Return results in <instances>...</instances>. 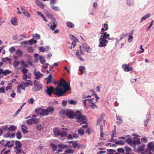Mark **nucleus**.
Here are the masks:
<instances>
[{
    "label": "nucleus",
    "instance_id": "1",
    "mask_svg": "<svg viewBox=\"0 0 154 154\" xmlns=\"http://www.w3.org/2000/svg\"><path fill=\"white\" fill-rule=\"evenodd\" d=\"M70 89V88L68 83L64 80L62 79L56 88H54L52 86L47 87L46 91V93L49 96L53 93L58 96H62L66 91Z\"/></svg>",
    "mask_w": 154,
    "mask_h": 154
},
{
    "label": "nucleus",
    "instance_id": "2",
    "mask_svg": "<svg viewBox=\"0 0 154 154\" xmlns=\"http://www.w3.org/2000/svg\"><path fill=\"white\" fill-rule=\"evenodd\" d=\"M60 114L63 116H66L69 119H73L75 116L77 121L80 123V124H86L87 119L86 116L82 114L79 111H77L75 113L72 110L67 109L66 110H62Z\"/></svg>",
    "mask_w": 154,
    "mask_h": 154
},
{
    "label": "nucleus",
    "instance_id": "3",
    "mask_svg": "<svg viewBox=\"0 0 154 154\" xmlns=\"http://www.w3.org/2000/svg\"><path fill=\"white\" fill-rule=\"evenodd\" d=\"M100 36L99 39V45L98 46L100 47H105L108 43V40H110L109 38L110 35L107 32H103L100 33Z\"/></svg>",
    "mask_w": 154,
    "mask_h": 154
},
{
    "label": "nucleus",
    "instance_id": "4",
    "mask_svg": "<svg viewBox=\"0 0 154 154\" xmlns=\"http://www.w3.org/2000/svg\"><path fill=\"white\" fill-rule=\"evenodd\" d=\"M28 69L26 68H23L21 72L23 74L22 76V79L25 80H27V79H31V74L29 72Z\"/></svg>",
    "mask_w": 154,
    "mask_h": 154
},
{
    "label": "nucleus",
    "instance_id": "5",
    "mask_svg": "<svg viewBox=\"0 0 154 154\" xmlns=\"http://www.w3.org/2000/svg\"><path fill=\"white\" fill-rule=\"evenodd\" d=\"M25 81H23L20 83H19V86L21 87V89L25 90V88L28 87L29 85L32 86L33 84L32 82L30 80H26Z\"/></svg>",
    "mask_w": 154,
    "mask_h": 154
},
{
    "label": "nucleus",
    "instance_id": "6",
    "mask_svg": "<svg viewBox=\"0 0 154 154\" xmlns=\"http://www.w3.org/2000/svg\"><path fill=\"white\" fill-rule=\"evenodd\" d=\"M34 87L32 88V90L34 91H39L42 88V85L36 80L34 81Z\"/></svg>",
    "mask_w": 154,
    "mask_h": 154
},
{
    "label": "nucleus",
    "instance_id": "7",
    "mask_svg": "<svg viewBox=\"0 0 154 154\" xmlns=\"http://www.w3.org/2000/svg\"><path fill=\"white\" fill-rule=\"evenodd\" d=\"M35 112L36 113H39L40 115L42 116H46L49 115L46 109L38 108L35 110Z\"/></svg>",
    "mask_w": 154,
    "mask_h": 154
},
{
    "label": "nucleus",
    "instance_id": "8",
    "mask_svg": "<svg viewBox=\"0 0 154 154\" xmlns=\"http://www.w3.org/2000/svg\"><path fill=\"white\" fill-rule=\"evenodd\" d=\"M80 53L82 54H84L85 51L87 52H90L91 51V49L87 46L85 44H84L82 47H80Z\"/></svg>",
    "mask_w": 154,
    "mask_h": 154
},
{
    "label": "nucleus",
    "instance_id": "9",
    "mask_svg": "<svg viewBox=\"0 0 154 154\" xmlns=\"http://www.w3.org/2000/svg\"><path fill=\"white\" fill-rule=\"evenodd\" d=\"M54 104V103L53 102H50L48 103L49 106L46 109L48 114L49 113H52L54 111V107L53 106Z\"/></svg>",
    "mask_w": 154,
    "mask_h": 154
},
{
    "label": "nucleus",
    "instance_id": "10",
    "mask_svg": "<svg viewBox=\"0 0 154 154\" xmlns=\"http://www.w3.org/2000/svg\"><path fill=\"white\" fill-rule=\"evenodd\" d=\"M34 56L35 58V60L36 62L39 59L40 60V62L42 64L44 63L46 61L45 59L43 57L41 56L38 55L37 54H35Z\"/></svg>",
    "mask_w": 154,
    "mask_h": 154
},
{
    "label": "nucleus",
    "instance_id": "11",
    "mask_svg": "<svg viewBox=\"0 0 154 154\" xmlns=\"http://www.w3.org/2000/svg\"><path fill=\"white\" fill-rule=\"evenodd\" d=\"M33 73L35 76V79L39 80L43 76V74H42L39 71H37L36 70H34Z\"/></svg>",
    "mask_w": 154,
    "mask_h": 154
},
{
    "label": "nucleus",
    "instance_id": "12",
    "mask_svg": "<svg viewBox=\"0 0 154 154\" xmlns=\"http://www.w3.org/2000/svg\"><path fill=\"white\" fill-rule=\"evenodd\" d=\"M145 145L143 143L140 144V145L138 146L137 148L134 147V150L136 152H141L144 150Z\"/></svg>",
    "mask_w": 154,
    "mask_h": 154
},
{
    "label": "nucleus",
    "instance_id": "13",
    "mask_svg": "<svg viewBox=\"0 0 154 154\" xmlns=\"http://www.w3.org/2000/svg\"><path fill=\"white\" fill-rule=\"evenodd\" d=\"M122 68L125 72H129L133 70V68L130 67L129 65L124 64L122 66Z\"/></svg>",
    "mask_w": 154,
    "mask_h": 154
},
{
    "label": "nucleus",
    "instance_id": "14",
    "mask_svg": "<svg viewBox=\"0 0 154 154\" xmlns=\"http://www.w3.org/2000/svg\"><path fill=\"white\" fill-rule=\"evenodd\" d=\"M141 144L140 140V139L134 138V140L133 141L132 146L134 148V147H136L137 145H138Z\"/></svg>",
    "mask_w": 154,
    "mask_h": 154
},
{
    "label": "nucleus",
    "instance_id": "15",
    "mask_svg": "<svg viewBox=\"0 0 154 154\" xmlns=\"http://www.w3.org/2000/svg\"><path fill=\"white\" fill-rule=\"evenodd\" d=\"M104 116V114L101 115L100 118H98L97 121V125H101L102 122L103 123V124L105 125V121L103 119V117Z\"/></svg>",
    "mask_w": 154,
    "mask_h": 154
},
{
    "label": "nucleus",
    "instance_id": "16",
    "mask_svg": "<svg viewBox=\"0 0 154 154\" xmlns=\"http://www.w3.org/2000/svg\"><path fill=\"white\" fill-rule=\"evenodd\" d=\"M35 2L36 5L41 9H43L44 8L45 5L39 0H35Z\"/></svg>",
    "mask_w": 154,
    "mask_h": 154
},
{
    "label": "nucleus",
    "instance_id": "17",
    "mask_svg": "<svg viewBox=\"0 0 154 154\" xmlns=\"http://www.w3.org/2000/svg\"><path fill=\"white\" fill-rule=\"evenodd\" d=\"M61 131V130H60L59 128H54L53 131L55 136H59L60 134Z\"/></svg>",
    "mask_w": 154,
    "mask_h": 154
},
{
    "label": "nucleus",
    "instance_id": "18",
    "mask_svg": "<svg viewBox=\"0 0 154 154\" xmlns=\"http://www.w3.org/2000/svg\"><path fill=\"white\" fill-rule=\"evenodd\" d=\"M14 144L13 141H8L7 143L4 145L5 147L8 146V147H11L13 146Z\"/></svg>",
    "mask_w": 154,
    "mask_h": 154
},
{
    "label": "nucleus",
    "instance_id": "19",
    "mask_svg": "<svg viewBox=\"0 0 154 154\" xmlns=\"http://www.w3.org/2000/svg\"><path fill=\"white\" fill-rule=\"evenodd\" d=\"M154 148V142H150L148 144L147 148L150 150H152Z\"/></svg>",
    "mask_w": 154,
    "mask_h": 154
},
{
    "label": "nucleus",
    "instance_id": "20",
    "mask_svg": "<svg viewBox=\"0 0 154 154\" xmlns=\"http://www.w3.org/2000/svg\"><path fill=\"white\" fill-rule=\"evenodd\" d=\"M17 128L16 126L14 125H12L8 129V131L13 132L16 130Z\"/></svg>",
    "mask_w": 154,
    "mask_h": 154
},
{
    "label": "nucleus",
    "instance_id": "21",
    "mask_svg": "<svg viewBox=\"0 0 154 154\" xmlns=\"http://www.w3.org/2000/svg\"><path fill=\"white\" fill-rule=\"evenodd\" d=\"M21 127L22 131L24 134L28 133V131L27 130V126L25 125H22L21 126Z\"/></svg>",
    "mask_w": 154,
    "mask_h": 154
},
{
    "label": "nucleus",
    "instance_id": "22",
    "mask_svg": "<svg viewBox=\"0 0 154 154\" xmlns=\"http://www.w3.org/2000/svg\"><path fill=\"white\" fill-rule=\"evenodd\" d=\"M36 128L37 130L40 131L44 129V127L43 125L38 124L36 126Z\"/></svg>",
    "mask_w": 154,
    "mask_h": 154
},
{
    "label": "nucleus",
    "instance_id": "23",
    "mask_svg": "<svg viewBox=\"0 0 154 154\" xmlns=\"http://www.w3.org/2000/svg\"><path fill=\"white\" fill-rule=\"evenodd\" d=\"M116 116V120L117 121V123L118 124H120L121 123H122V122L121 117L119 115L118 116L117 114Z\"/></svg>",
    "mask_w": 154,
    "mask_h": 154
},
{
    "label": "nucleus",
    "instance_id": "24",
    "mask_svg": "<svg viewBox=\"0 0 154 154\" xmlns=\"http://www.w3.org/2000/svg\"><path fill=\"white\" fill-rule=\"evenodd\" d=\"M11 23L13 25L17 26V22L16 18L14 17L12 18L11 20Z\"/></svg>",
    "mask_w": 154,
    "mask_h": 154
},
{
    "label": "nucleus",
    "instance_id": "25",
    "mask_svg": "<svg viewBox=\"0 0 154 154\" xmlns=\"http://www.w3.org/2000/svg\"><path fill=\"white\" fill-rule=\"evenodd\" d=\"M150 14L148 13L144 15L141 18V21L140 23L142 22L143 21L146 20L147 18H149L150 16Z\"/></svg>",
    "mask_w": 154,
    "mask_h": 154
},
{
    "label": "nucleus",
    "instance_id": "26",
    "mask_svg": "<svg viewBox=\"0 0 154 154\" xmlns=\"http://www.w3.org/2000/svg\"><path fill=\"white\" fill-rule=\"evenodd\" d=\"M21 147L15 148V152L17 154H20L23 152L21 149Z\"/></svg>",
    "mask_w": 154,
    "mask_h": 154
},
{
    "label": "nucleus",
    "instance_id": "27",
    "mask_svg": "<svg viewBox=\"0 0 154 154\" xmlns=\"http://www.w3.org/2000/svg\"><path fill=\"white\" fill-rule=\"evenodd\" d=\"M67 133L66 131H62L61 130L59 135L62 137H65L67 135Z\"/></svg>",
    "mask_w": 154,
    "mask_h": 154
},
{
    "label": "nucleus",
    "instance_id": "28",
    "mask_svg": "<svg viewBox=\"0 0 154 154\" xmlns=\"http://www.w3.org/2000/svg\"><path fill=\"white\" fill-rule=\"evenodd\" d=\"M70 38L72 40H73V41H75V42H78V39L77 38L74 36L72 35H69Z\"/></svg>",
    "mask_w": 154,
    "mask_h": 154
},
{
    "label": "nucleus",
    "instance_id": "29",
    "mask_svg": "<svg viewBox=\"0 0 154 154\" xmlns=\"http://www.w3.org/2000/svg\"><path fill=\"white\" fill-rule=\"evenodd\" d=\"M57 146L59 148L61 149H65L68 147V146L67 145L61 144H58Z\"/></svg>",
    "mask_w": 154,
    "mask_h": 154
},
{
    "label": "nucleus",
    "instance_id": "30",
    "mask_svg": "<svg viewBox=\"0 0 154 154\" xmlns=\"http://www.w3.org/2000/svg\"><path fill=\"white\" fill-rule=\"evenodd\" d=\"M23 13L26 17L28 18H30L31 17V15L26 11H23Z\"/></svg>",
    "mask_w": 154,
    "mask_h": 154
},
{
    "label": "nucleus",
    "instance_id": "31",
    "mask_svg": "<svg viewBox=\"0 0 154 154\" xmlns=\"http://www.w3.org/2000/svg\"><path fill=\"white\" fill-rule=\"evenodd\" d=\"M16 54L17 56H21L23 54V52L21 50L18 49L16 51Z\"/></svg>",
    "mask_w": 154,
    "mask_h": 154
},
{
    "label": "nucleus",
    "instance_id": "32",
    "mask_svg": "<svg viewBox=\"0 0 154 154\" xmlns=\"http://www.w3.org/2000/svg\"><path fill=\"white\" fill-rule=\"evenodd\" d=\"M11 71L9 70H3L2 73L4 74L5 75H6L8 74H9L11 73Z\"/></svg>",
    "mask_w": 154,
    "mask_h": 154
},
{
    "label": "nucleus",
    "instance_id": "33",
    "mask_svg": "<svg viewBox=\"0 0 154 154\" xmlns=\"http://www.w3.org/2000/svg\"><path fill=\"white\" fill-rule=\"evenodd\" d=\"M68 102L71 105H75L77 103V101L73 100H69L68 101Z\"/></svg>",
    "mask_w": 154,
    "mask_h": 154
},
{
    "label": "nucleus",
    "instance_id": "34",
    "mask_svg": "<svg viewBox=\"0 0 154 154\" xmlns=\"http://www.w3.org/2000/svg\"><path fill=\"white\" fill-rule=\"evenodd\" d=\"M16 135L17 138L18 139H20L22 137L21 134L19 131L17 132Z\"/></svg>",
    "mask_w": 154,
    "mask_h": 154
},
{
    "label": "nucleus",
    "instance_id": "35",
    "mask_svg": "<svg viewBox=\"0 0 154 154\" xmlns=\"http://www.w3.org/2000/svg\"><path fill=\"white\" fill-rule=\"evenodd\" d=\"M127 4L129 6H131L134 5L133 1L131 0H127L126 1Z\"/></svg>",
    "mask_w": 154,
    "mask_h": 154
},
{
    "label": "nucleus",
    "instance_id": "36",
    "mask_svg": "<svg viewBox=\"0 0 154 154\" xmlns=\"http://www.w3.org/2000/svg\"><path fill=\"white\" fill-rule=\"evenodd\" d=\"M51 8L53 9L54 10H55L56 11H60V9L57 6L53 5H51Z\"/></svg>",
    "mask_w": 154,
    "mask_h": 154
},
{
    "label": "nucleus",
    "instance_id": "37",
    "mask_svg": "<svg viewBox=\"0 0 154 154\" xmlns=\"http://www.w3.org/2000/svg\"><path fill=\"white\" fill-rule=\"evenodd\" d=\"M79 70L81 72L82 74L85 71V68L83 66H80Z\"/></svg>",
    "mask_w": 154,
    "mask_h": 154
},
{
    "label": "nucleus",
    "instance_id": "38",
    "mask_svg": "<svg viewBox=\"0 0 154 154\" xmlns=\"http://www.w3.org/2000/svg\"><path fill=\"white\" fill-rule=\"evenodd\" d=\"M16 146L15 148L21 147V144L20 142L19 141H16L15 142Z\"/></svg>",
    "mask_w": 154,
    "mask_h": 154
},
{
    "label": "nucleus",
    "instance_id": "39",
    "mask_svg": "<svg viewBox=\"0 0 154 154\" xmlns=\"http://www.w3.org/2000/svg\"><path fill=\"white\" fill-rule=\"evenodd\" d=\"M36 40L33 39H30L28 41V43H29L30 45H32L33 43L36 44Z\"/></svg>",
    "mask_w": 154,
    "mask_h": 154
},
{
    "label": "nucleus",
    "instance_id": "40",
    "mask_svg": "<svg viewBox=\"0 0 154 154\" xmlns=\"http://www.w3.org/2000/svg\"><path fill=\"white\" fill-rule=\"evenodd\" d=\"M20 63L22 66L25 67H27L28 66L27 63L23 60L21 61Z\"/></svg>",
    "mask_w": 154,
    "mask_h": 154
},
{
    "label": "nucleus",
    "instance_id": "41",
    "mask_svg": "<svg viewBox=\"0 0 154 154\" xmlns=\"http://www.w3.org/2000/svg\"><path fill=\"white\" fill-rule=\"evenodd\" d=\"M76 55L77 56L78 58L81 61H83L84 60L81 57V56L79 54V50H77L76 51Z\"/></svg>",
    "mask_w": 154,
    "mask_h": 154
},
{
    "label": "nucleus",
    "instance_id": "42",
    "mask_svg": "<svg viewBox=\"0 0 154 154\" xmlns=\"http://www.w3.org/2000/svg\"><path fill=\"white\" fill-rule=\"evenodd\" d=\"M33 123L34 124H37L39 122V119L38 118H32Z\"/></svg>",
    "mask_w": 154,
    "mask_h": 154
},
{
    "label": "nucleus",
    "instance_id": "43",
    "mask_svg": "<svg viewBox=\"0 0 154 154\" xmlns=\"http://www.w3.org/2000/svg\"><path fill=\"white\" fill-rule=\"evenodd\" d=\"M66 25L68 27L71 28H73L74 25L72 23L69 22H67L66 23Z\"/></svg>",
    "mask_w": 154,
    "mask_h": 154
},
{
    "label": "nucleus",
    "instance_id": "44",
    "mask_svg": "<svg viewBox=\"0 0 154 154\" xmlns=\"http://www.w3.org/2000/svg\"><path fill=\"white\" fill-rule=\"evenodd\" d=\"M51 147H52V149L53 150V152L55 151L57 148V146L56 145H55L53 143H51Z\"/></svg>",
    "mask_w": 154,
    "mask_h": 154
},
{
    "label": "nucleus",
    "instance_id": "45",
    "mask_svg": "<svg viewBox=\"0 0 154 154\" xmlns=\"http://www.w3.org/2000/svg\"><path fill=\"white\" fill-rule=\"evenodd\" d=\"M57 25L54 22L53 23V24L51 25L50 26L51 29L52 30H54L56 27Z\"/></svg>",
    "mask_w": 154,
    "mask_h": 154
},
{
    "label": "nucleus",
    "instance_id": "46",
    "mask_svg": "<svg viewBox=\"0 0 154 154\" xmlns=\"http://www.w3.org/2000/svg\"><path fill=\"white\" fill-rule=\"evenodd\" d=\"M65 152L66 153L71 154L73 153L74 152V151L72 149H68L66 150L65 151Z\"/></svg>",
    "mask_w": 154,
    "mask_h": 154
},
{
    "label": "nucleus",
    "instance_id": "47",
    "mask_svg": "<svg viewBox=\"0 0 154 154\" xmlns=\"http://www.w3.org/2000/svg\"><path fill=\"white\" fill-rule=\"evenodd\" d=\"M125 142L124 141L120 140L118 141H116L115 142V143L117 144H121L123 145L125 143Z\"/></svg>",
    "mask_w": 154,
    "mask_h": 154
},
{
    "label": "nucleus",
    "instance_id": "48",
    "mask_svg": "<svg viewBox=\"0 0 154 154\" xmlns=\"http://www.w3.org/2000/svg\"><path fill=\"white\" fill-rule=\"evenodd\" d=\"M53 78V75L52 74H50L48 76V81L47 82V84L51 82V80Z\"/></svg>",
    "mask_w": 154,
    "mask_h": 154
},
{
    "label": "nucleus",
    "instance_id": "49",
    "mask_svg": "<svg viewBox=\"0 0 154 154\" xmlns=\"http://www.w3.org/2000/svg\"><path fill=\"white\" fill-rule=\"evenodd\" d=\"M116 131L115 130H113V131H112V137H111V140H116L115 139H113V138L114 137L115 135L116 134Z\"/></svg>",
    "mask_w": 154,
    "mask_h": 154
},
{
    "label": "nucleus",
    "instance_id": "50",
    "mask_svg": "<svg viewBox=\"0 0 154 154\" xmlns=\"http://www.w3.org/2000/svg\"><path fill=\"white\" fill-rule=\"evenodd\" d=\"M151 150L146 148L143 154H152Z\"/></svg>",
    "mask_w": 154,
    "mask_h": 154
},
{
    "label": "nucleus",
    "instance_id": "51",
    "mask_svg": "<svg viewBox=\"0 0 154 154\" xmlns=\"http://www.w3.org/2000/svg\"><path fill=\"white\" fill-rule=\"evenodd\" d=\"M34 101V99L33 98H31L28 100L27 102L29 104H33V103Z\"/></svg>",
    "mask_w": 154,
    "mask_h": 154
},
{
    "label": "nucleus",
    "instance_id": "52",
    "mask_svg": "<svg viewBox=\"0 0 154 154\" xmlns=\"http://www.w3.org/2000/svg\"><path fill=\"white\" fill-rule=\"evenodd\" d=\"M133 141V140H132L131 139H128L125 140V141H126V142L131 146H132Z\"/></svg>",
    "mask_w": 154,
    "mask_h": 154
},
{
    "label": "nucleus",
    "instance_id": "53",
    "mask_svg": "<svg viewBox=\"0 0 154 154\" xmlns=\"http://www.w3.org/2000/svg\"><path fill=\"white\" fill-rule=\"evenodd\" d=\"M78 145V143L75 141H74L72 143V146L74 148H76L77 147Z\"/></svg>",
    "mask_w": 154,
    "mask_h": 154
},
{
    "label": "nucleus",
    "instance_id": "54",
    "mask_svg": "<svg viewBox=\"0 0 154 154\" xmlns=\"http://www.w3.org/2000/svg\"><path fill=\"white\" fill-rule=\"evenodd\" d=\"M76 42H75V41H73L72 42V43L71 46L69 47V48L70 49H72V46L74 48L76 45Z\"/></svg>",
    "mask_w": 154,
    "mask_h": 154
},
{
    "label": "nucleus",
    "instance_id": "55",
    "mask_svg": "<svg viewBox=\"0 0 154 154\" xmlns=\"http://www.w3.org/2000/svg\"><path fill=\"white\" fill-rule=\"evenodd\" d=\"M48 17L50 18L52 20L54 21L55 20V18L53 17L52 15L49 13L48 14Z\"/></svg>",
    "mask_w": 154,
    "mask_h": 154
},
{
    "label": "nucleus",
    "instance_id": "56",
    "mask_svg": "<svg viewBox=\"0 0 154 154\" xmlns=\"http://www.w3.org/2000/svg\"><path fill=\"white\" fill-rule=\"evenodd\" d=\"M34 38H35L36 39H39L40 38V36L39 35L37 34H35L33 35Z\"/></svg>",
    "mask_w": 154,
    "mask_h": 154
},
{
    "label": "nucleus",
    "instance_id": "57",
    "mask_svg": "<svg viewBox=\"0 0 154 154\" xmlns=\"http://www.w3.org/2000/svg\"><path fill=\"white\" fill-rule=\"evenodd\" d=\"M26 122L28 124L31 125L33 124L32 119L26 120Z\"/></svg>",
    "mask_w": 154,
    "mask_h": 154
},
{
    "label": "nucleus",
    "instance_id": "58",
    "mask_svg": "<svg viewBox=\"0 0 154 154\" xmlns=\"http://www.w3.org/2000/svg\"><path fill=\"white\" fill-rule=\"evenodd\" d=\"M78 133L81 135H83L84 134V131L82 128L80 129L78 131Z\"/></svg>",
    "mask_w": 154,
    "mask_h": 154
},
{
    "label": "nucleus",
    "instance_id": "59",
    "mask_svg": "<svg viewBox=\"0 0 154 154\" xmlns=\"http://www.w3.org/2000/svg\"><path fill=\"white\" fill-rule=\"evenodd\" d=\"M15 51V49L14 47H11L9 49V51L11 53H12Z\"/></svg>",
    "mask_w": 154,
    "mask_h": 154
},
{
    "label": "nucleus",
    "instance_id": "60",
    "mask_svg": "<svg viewBox=\"0 0 154 154\" xmlns=\"http://www.w3.org/2000/svg\"><path fill=\"white\" fill-rule=\"evenodd\" d=\"M141 140L142 142H144L145 143H146L148 141V140L147 138L145 137H144L142 138Z\"/></svg>",
    "mask_w": 154,
    "mask_h": 154
},
{
    "label": "nucleus",
    "instance_id": "61",
    "mask_svg": "<svg viewBox=\"0 0 154 154\" xmlns=\"http://www.w3.org/2000/svg\"><path fill=\"white\" fill-rule=\"evenodd\" d=\"M39 50L41 52H44L46 51V49L43 47H41L39 48Z\"/></svg>",
    "mask_w": 154,
    "mask_h": 154
},
{
    "label": "nucleus",
    "instance_id": "62",
    "mask_svg": "<svg viewBox=\"0 0 154 154\" xmlns=\"http://www.w3.org/2000/svg\"><path fill=\"white\" fill-rule=\"evenodd\" d=\"M117 151L119 152L123 153L124 152V150L123 148H120L117 149Z\"/></svg>",
    "mask_w": 154,
    "mask_h": 154
},
{
    "label": "nucleus",
    "instance_id": "63",
    "mask_svg": "<svg viewBox=\"0 0 154 154\" xmlns=\"http://www.w3.org/2000/svg\"><path fill=\"white\" fill-rule=\"evenodd\" d=\"M4 137L5 138L11 137V133L9 132L7 133L4 135Z\"/></svg>",
    "mask_w": 154,
    "mask_h": 154
},
{
    "label": "nucleus",
    "instance_id": "64",
    "mask_svg": "<svg viewBox=\"0 0 154 154\" xmlns=\"http://www.w3.org/2000/svg\"><path fill=\"white\" fill-rule=\"evenodd\" d=\"M125 150L128 152H131V149L128 146H126L125 147Z\"/></svg>",
    "mask_w": 154,
    "mask_h": 154
}]
</instances>
